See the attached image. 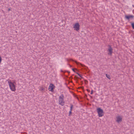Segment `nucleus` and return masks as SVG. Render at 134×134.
<instances>
[{
    "label": "nucleus",
    "mask_w": 134,
    "mask_h": 134,
    "mask_svg": "<svg viewBox=\"0 0 134 134\" xmlns=\"http://www.w3.org/2000/svg\"><path fill=\"white\" fill-rule=\"evenodd\" d=\"M8 83L11 91H15L16 90L15 86L14 83H15V82L13 83L10 81H9Z\"/></svg>",
    "instance_id": "nucleus-1"
},
{
    "label": "nucleus",
    "mask_w": 134,
    "mask_h": 134,
    "mask_svg": "<svg viewBox=\"0 0 134 134\" xmlns=\"http://www.w3.org/2000/svg\"><path fill=\"white\" fill-rule=\"evenodd\" d=\"M58 102L59 104L63 106L64 104V97L63 94H61L59 97Z\"/></svg>",
    "instance_id": "nucleus-2"
},
{
    "label": "nucleus",
    "mask_w": 134,
    "mask_h": 134,
    "mask_svg": "<svg viewBox=\"0 0 134 134\" xmlns=\"http://www.w3.org/2000/svg\"><path fill=\"white\" fill-rule=\"evenodd\" d=\"M97 111L98 113V116L99 117H101L104 115V111L102 109L100 108H97Z\"/></svg>",
    "instance_id": "nucleus-3"
},
{
    "label": "nucleus",
    "mask_w": 134,
    "mask_h": 134,
    "mask_svg": "<svg viewBox=\"0 0 134 134\" xmlns=\"http://www.w3.org/2000/svg\"><path fill=\"white\" fill-rule=\"evenodd\" d=\"M80 25L78 23H75L74 26L73 27L76 31H78L80 29Z\"/></svg>",
    "instance_id": "nucleus-4"
},
{
    "label": "nucleus",
    "mask_w": 134,
    "mask_h": 134,
    "mask_svg": "<svg viewBox=\"0 0 134 134\" xmlns=\"http://www.w3.org/2000/svg\"><path fill=\"white\" fill-rule=\"evenodd\" d=\"M122 120V117L120 116H118L116 118V121L117 122L119 123Z\"/></svg>",
    "instance_id": "nucleus-5"
},
{
    "label": "nucleus",
    "mask_w": 134,
    "mask_h": 134,
    "mask_svg": "<svg viewBox=\"0 0 134 134\" xmlns=\"http://www.w3.org/2000/svg\"><path fill=\"white\" fill-rule=\"evenodd\" d=\"M55 88V86L54 85L52 84H50L48 87V90L49 91L52 92L53 91V89Z\"/></svg>",
    "instance_id": "nucleus-6"
},
{
    "label": "nucleus",
    "mask_w": 134,
    "mask_h": 134,
    "mask_svg": "<svg viewBox=\"0 0 134 134\" xmlns=\"http://www.w3.org/2000/svg\"><path fill=\"white\" fill-rule=\"evenodd\" d=\"M108 46L109 47L108 50V51L109 52L108 54L109 55H111L113 52V49L110 46L108 45Z\"/></svg>",
    "instance_id": "nucleus-7"
},
{
    "label": "nucleus",
    "mask_w": 134,
    "mask_h": 134,
    "mask_svg": "<svg viewBox=\"0 0 134 134\" xmlns=\"http://www.w3.org/2000/svg\"><path fill=\"white\" fill-rule=\"evenodd\" d=\"M134 17V16L132 15H125V18L127 20H129L131 19H132Z\"/></svg>",
    "instance_id": "nucleus-8"
},
{
    "label": "nucleus",
    "mask_w": 134,
    "mask_h": 134,
    "mask_svg": "<svg viewBox=\"0 0 134 134\" xmlns=\"http://www.w3.org/2000/svg\"><path fill=\"white\" fill-rule=\"evenodd\" d=\"M106 76L109 79H110V76L108 75L107 74H106Z\"/></svg>",
    "instance_id": "nucleus-9"
},
{
    "label": "nucleus",
    "mask_w": 134,
    "mask_h": 134,
    "mask_svg": "<svg viewBox=\"0 0 134 134\" xmlns=\"http://www.w3.org/2000/svg\"><path fill=\"white\" fill-rule=\"evenodd\" d=\"M73 105H71V106H70V111H72V108H73Z\"/></svg>",
    "instance_id": "nucleus-10"
},
{
    "label": "nucleus",
    "mask_w": 134,
    "mask_h": 134,
    "mask_svg": "<svg viewBox=\"0 0 134 134\" xmlns=\"http://www.w3.org/2000/svg\"><path fill=\"white\" fill-rule=\"evenodd\" d=\"M131 25L132 26L133 28L134 29V23H132L131 24Z\"/></svg>",
    "instance_id": "nucleus-11"
},
{
    "label": "nucleus",
    "mask_w": 134,
    "mask_h": 134,
    "mask_svg": "<svg viewBox=\"0 0 134 134\" xmlns=\"http://www.w3.org/2000/svg\"><path fill=\"white\" fill-rule=\"evenodd\" d=\"M93 93V90H92L91 91V94H92Z\"/></svg>",
    "instance_id": "nucleus-12"
},
{
    "label": "nucleus",
    "mask_w": 134,
    "mask_h": 134,
    "mask_svg": "<svg viewBox=\"0 0 134 134\" xmlns=\"http://www.w3.org/2000/svg\"><path fill=\"white\" fill-rule=\"evenodd\" d=\"M71 113V111L70 110V111H69V114H70Z\"/></svg>",
    "instance_id": "nucleus-13"
},
{
    "label": "nucleus",
    "mask_w": 134,
    "mask_h": 134,
    "mask_svg": "<svg viewBox=\"0 0 134 134\" xmlns=\"http://www.w3.org/2000/svg\"><path fill=\"white\" fill-rule=\"evenodd\" d=\"M10 9H8V10H9V11H10Z\"/></svg>",
    "instance_id": "nucleus-14"
},
{
    "label": "nucleus",
    "mask_w": 134,
    "mask_h": 134,
    "mask_svg": "<svg viewBox=\"0 0 134 134\" xmlns=\"http://www.w3.org/2000/svg\"><path fill=\"white\" fill-rule=\"evenodd\" d=\"M72 70H73V71H74V69H72Z\"/></svg>",
    "instance_id": "nucleus-15"
},
{
    "label": "nucleus",
    "mask_w": 134,
    "mask_h": 134,
    "mask_svg": "<svg viewBox=\"0 0 134 134\" xmlns=\"http://www.w3.org/2000/svg\"><path fill=\"white\" fill-rule=\"evenodd\" d=\"M30 1H31V0H29Z\"/></svg>",
    "instance_id": "nucleus-16"
}]
</instances>
